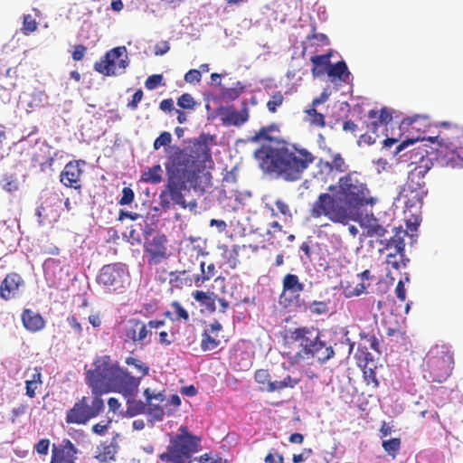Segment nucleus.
I'll return each instance as SVG.
<instances>
[{
	"instance_id": "nucleus-1",
	"label": "nucleus",
	"mask_w": 463,
	"mask_h": 463,
	"mask_svg": "<svg viewBox=\"0 0 463 463\" xmlns=\"http://www.w3.org/2000/svg\"><path fill=\"white\" fill-rule=\"evenodd\" d=\"M211 159V151L208 146V137L201 135L194 144L190 153L184 149H177L171 156V165L166 164L167 181L165 189L159 194V204L167 212L172 203L180 205L183 209L187 207L184 195L189 192L188 182L201 172L203 163Z\"/></svg>"
},
{
	"instance_id": "nucleus-2",
	"label": "nucleus",
	"mask_w": 463,
	"mask_h": 463,
	"mask_svg": "<svg viewBox=\"0 0 463 463\" xmlns=\"http://www.w3.org/2000/svg\"><path fill=\"white\" fill-rule=\"evenodd\" d=\"M254 156L263 173L287 182L300 180L316 160L307 149L287 144L276 147L262 146L255 150Z\"/></svg>"
},
{
	"instance_id": "nucleus-3",
	"label": "nucleus",
	"mask_w": 463,
	"mask_h": 463,
	"mask_svg": "<svg viewBox=\"0 0 463 463\" xmlns=\"http://www.w3.org/2000/svg\"><path fill=\"white\" fill-rule=\"evenodd\" d=\"M126 364L133 367L134 371L121 367L118 364H113L110 378L108 379V387L105 393L118 392L122 396H137L141 380L148 374L149 366L135 357H128Z\"/></svg>"
},
{
	"instance_id": "nucleus-4",
	"label": "nucleus",
	"mask_w": 463,
	"mask_h": 463,
	"mask_svg": "<svg viewBox=\"0 0 463 463\" xmlns=\"http://www.w3.org/2000/svg\"><path fill=\"white\" fill-rule=\"evenodd\" d=\"M290 339L298 342L301 350L293 357V364L299 363L306 358H316L324 364L335 355L331 345L320 340V333L313 327H298L290 332Z\"/></svg>"
},
{
	"instance_id": "nucleus-5",
	"label": "nucleus",
	"mask_w": 463,
	"mask_h": 463,
	"mask_svg": "<svg viewBox=\"0 0 463 463\" xmlns=\"http://www.w3.org/2000/svg\"><path fill=\"white\" fill-rule=\"evenodd\" d=\"M337 190L339 197L352 211L372 203L369 189L356 171L349 172L339 178L337 185L331 184L327 191L335 193Z\"/></svg>"
},
{
	"instance_id": "nucleus-6",
	"label": "nucleus",
	"mask_w": 463,
	"mask_h": 463,
	"mask_svg": "<svg viewBox=\"0 0 463 463\" xmlns=\"http://www.w3.org/2000/svg\"><path fill=\"white\" fill-rule=\"evenodd\" d=\"M309 215L313 219L326 218L335 224L346 225L353 219L352 211L343 200L329 191L321 193L311 203Z\"/></svg>"
},
{
	"instance_id": "nucleus-7",
	"label": "nucleus",
	"mask_w": 463,
	"mask_h": 463,
	"mask_svg": "<svg viewBox=\"0 0 463 463\" xmlns=\"http://www.w3.org/2000/svg\"><path fill=\"white\" fill-rule=\"evenodd\" d=\"M453 354L444 345H436L427 354L423 376L430 383H443L452 371Z\"/></svg>"
},
{
	"instance_id": "nucleus-8",
	"label": "nucleus",
	"mask_w": 463,
	"mask_h": 463,
	"mask_svg": "<svg viewBox=\"0 0 463 463\" xmlns=\"http://www.w3.org/2000/svg\"><path fill=\"white\" fill-rule=\"evenodd\" d=\"M164 325L165 320L155 319L146 323L139 318L131 317L120 324L118 335L125 344L143 347L151 343L153 335L152 330L158 329Z\"/></svg>"
},
{
	"instance_id": "nucleus-9",
	"label": "nucleus",
	"mask_w": 463,
	"mask_h": 463,
	"mask_svg": "<svg viewBox=\"0 0 463 463\" xmlns=\"http://www.w3.org/2000/svg\"><path fill=\"white\" fill-rule=\"evenodd\" d=\"M180 433L171 439L166 452L160 459L168 463H191L192 454L198 451L200 439L188 432L186 427L180 428Z\"/></svg>"
},
{
	"instance_id": "nucleus-10",
	"label": "nucleus",
	"mask_w": 463,
	"mask_h": 463,
	"mask_svg": "<svg viewBox=\"0 0 463 463\" xmlns=\"http://www.w3.org/2000/svg\"><path fill=\"white\" fill-rule=\"evenodd\" d=\"M91 394V399L88 396L77 399L73 406L66 411L65 421L67 424L85 425L103 412L105 404L101 398L102 395Z\"/></svg>"
},
{
	"instance_id": "nucleus-11",
	"label": "nucleus",
	"mask_w": 463,
	"mask_h": 463,
	"mask_svg": "<svg viewBox=\"0 0 463 463\" xmlns=\"http://www.w3.org/2000/svg\"><path fill=\"white\" fill-rule=\"evenodd\" d=\"M129 61L125 46L115 47L94 63V70L105 76H117L125 72Z\"/></svg>"
},
{
	"instance_id": "nucleus-12",
	"label": "nucleus",
	"mask_w": 463,
	"mask_h": 463,
	"mask_svg": "<svg viewBox=\"0 0 463 463\" xmlns=\"http://www.w3.org/2000/svg\"><path fill=\"white\" fill-rule=\"evenodd\" d=\"M94 368L86 372V384L90 388L91 393L105 394L108 387V379L110 378L113 364L109 355L99 356L94 360Z\"/></svg>"
},
{
	"instance_id": "nucleus-13",
	"label": "nucleus",
	"mask_w": 463,
	"mask_h": 463,
	"mask_svg": "<svg viewBox=\"0 0 463 463\" xmlns=\"http://www.w3.org/2000/svg\"><path fill=\"white\" fill-rule=\"evenodd\" d=\"M128 279V270L122 263H112L104 265L98 276L97 282L109 291H116L124 288Z\"/></svg>"
},
{
	"instance_id": "nucleus-14",
	"label": "nucleus",
	"mask_w": 463,
	"mask_h": 463,
	"mask_svg": "<svg viewBox=\"0 0 463 463\" xmlns=\"http://www.w3.org/2000/svg\"><path fill=\"white\" fill-rule=\"evenodd\" d=\"M167 238L164 233L157 232L151 239L146 238L144 250L148 254V264L157 265L168 258Z\"/></svg>"
},
{
	"instance_id": "nucleus-15",
	"label": "nucleus",
	"mask_w": 463,
	"mask_h": 463,
	"mask_svg": "<svg viewBox=\"0 0 463 463\" xmlns=\"http://www.w3.org/2000/svg\"><path fill=\"white\" fill-rule=\"evenodd\" d=\"M420 161L411 162L410 166L412 168L408 173L407 184L411 186H419L425 188V175L432 168L433 162L430 157L428 156V151L419 152Z\"/></svg>"
},
{
	"instance_id": "nucleus-16",
	"label": "nucleus",
	"mask_w": 463,
	"mask_h": 463,
	"mask_svg": "<svg viewBox=\"0 0 463 463\" xmlns=\"http://www.w3.org/2000/svg\"><path fill=\"white\" fill-rule=\"evenodd\" d=\"M360 342L358 344L357 352L355 354V358L359 364L366 367L369 362H373L374 358L373 354L368 351V349H372L373 351L380 354V343L376 335L372 332H360Z\"/></svg>"
},
{
	"instance_id": "nucleus-17",
	"label": "nucleus",
	"mask_w": 463,
	"mask_h": 463,
	"mask_svg": "<svg viewBox=\"0 0 463 463\" xmlns=\"http://www.w3.org/2000/svg\"><path fill=\"white\" fill-rule=\"evenodd\" d=\"M84 165L85 161L83 160H72L68 162L60 174V182L65 187L80 190L81 176L83 174L82 165Z\"/></svg>"
},
{
	"instance_id": "nucleus-18",
	"label": "nucleus",
	"mask_w": 463,
	"mask_h": 463,
	"mask_svg": "<svg viewBox=\"0 0 463 463\" xmlns=\"http://www.w3.org/2000/svg\"><path fill=\"white\" fill-rule=\"evenodd\" d=\"M216 113L222 125L227 127H241L249 120V109L245 103L240 111L236 110L233 106H219Z\"/></svg>"
},
{
	"instance_id": "nucleus-19",
	"label": "nucleus",
	"mask_w": 463,
	"mask_h": 463,
	"mask_svg": "<svg viewBox=\"0 0 463 463\" xmlns=\"http://www.w3.org/2000/svg\"><path fill=\"white\" fill-rule=\"evenodd\" d=\"M79 449L69 439H64L59 445L53 444L50 463H77Z\"/></svg>"
},
{
	"instance_id": "nucleus-20",
	"label": "nucleus",
	"mask_w": 463,
	"mask_h": 463,
	"mask_svg": "<svg viewBox=\"0 0 463 463\" xmlns=\"http://www.w3.org/2000/svg\"><path fill=\"white\" fill-rule=\"evenodd\" d=\"M304 289L305 285L300 281L298 276L291 273L286 274L282 280L280 303L290 302L292 298L298 299Z\"/></svg>"
},
{
	"instance_id": "nucleus-21",
	"label": "nucleus",
	"mask_w": 463,
	"mask_h": 463,
	"mask_svg": "<svg viewBox=\"0 0 463 463\" xmlns=\"http://www.w3.org/2000/svg\"><path fill=\"white\" fill-rule=\"evenodd\" d=\"M427 194L426 188L411 186L410 184L405 183L399 194V199L403 201L407 209L416 208L423 204V198Z\"/></svg>"
},
{
	"instance_id": "nucleus-22",
	"label": "nucleus",
	"mask_w": 463,
	"mask_h": 463,
	"mask_svg": "<svg viewBox=\"0 0 463 463\" xmlns=\"http://www.w3.org/2000/svg\"><path fill=\"white\" fill-rule=\"evenodd\" d=\"M146 397V413L151 417L153 421H160L165 416V411L160 404L165 401V395L162 392H154L149 388L144 390Z\"/></svg>"
},
{
	"instance_id": "nucleus-23",
	"label": "nucleus",
	"mask_w": 463,
	"mask_h": 463,
	"mask_svg": "<svg viewBox=\"0 0 463 463\" xmlns=\"http://www.w3.org/2000/svg\"><path fill=\"white\" fill-rule=\"evenodd\" d=\"M393 110L386 107L380 110L371 109L368 112L366 127L373 134H376L380 128L386 131V126L392 120Z\"/></svg>"
},
{
	"instance_id": "nucleus-24",
	"label": "nucleus",
	"mask_w": 463,
	"mask_h": 463,
	"mask_svg": "<svg viewBox=\"0 0 463 463\" xmlns=\"http://www.w3.org/2000/svg\"><path fill=\"white\" fill-rule=\"evenodd\" d=\"M24 283L23 278L18 273L12 272L7 274L0 286V297L5 300L11 299Z\"/></svg>"
},
{
	"instance_id": "nucleus-25",
	"label": "nucleus",
	"mask_w": 463,
	"mask_h": 463,
	"mask_svg": "<svg viewBox=\"0 0 463 463\" xmlns=\"http://www.w3.org/2000/svg\"><path fill=\"white\" fill-rule=\"evenodd\" d=\"M393 232L394 234L390 239L379 240V243L383 245L379 250L380 252L391 250H394L395 252L405 251L404 238L407 235V231L402 227H398L394 228Z\"/></svg>"
},
{
	"instance_id": "nucleus-26",
	"label": "nucleus",
	"mask_w": 463,
	"mask_h": 463,
	"mask_svg": "<svg viewBox=\"0 0 463 463\" xmlns=\"http://www.w3.org/2000/svg\"><path fill=\"white\" fill-rule=\"evenodd\" d=\"M25 394L33 399L36 396V391L43 385V375L41 367H33L25 372Z\"/></svg>"
},
{
	"instance_id": "nucleus-27",
	"label": "nucleus",
	"mask_w": 463,
	"mask_h": 463,
	"mask_svg": "<svg viewBox=\"0 0 463 463\" xmlns=\"http://www.w3.org/2000/svg\"><path fill=\"white\" fill-rule=\"evenodd\" d=\"M326 73L332 82L340 81L349 83L351 80V72L349 71L345 61H339L335 63L329 64Z\"/></svg>"
},
{
	"instance_id": "nucleus-28",
	"label": "nucleus",
	"mask_w": 463,
	"mask_h": 463,
	"mask_svg": "<svg viewBox=\"0 0 463 463\" xmlns=\"http://www.w3.org/2000/svg\"><path fill=\"white\" fill-rule=\"evenodd\" d=\"M24 326L30 332L42 330L45 326V321L41 314L32 309L25 308L21 316Z\"/></svg>"
},
{
	"instance_id": "nucleus-29",
	"label": "nucleus",
	"mask_w": 463,
	"mask_h": 463,
	"mask_svg": "<svg viewBox=\"0 0 463 463\" xmlns=\"http://www.w3.org/2000/svg\"><path fill=\"white\" fill-rule=\"evenodd\" d=\"M118 451V445L113 442H101L95 451V458L100 463L115 460Z\"/></svg>"
},
{
	"instance_id": "nucleus-30",
	"label": "nucleus",
	"mask_w": 463,
	"mask_h": 463,
	"mask_svg": "<svg viewBox=\"0 0 463 463\" xmlns=\"http://www.w3.org/2000/svg\"><path fill=\"white\" fill-rule=\"evenodd\" d=\"M331 56L332 52L330 51L327 53L311 57L310 61L314 65L312 68V74L314 77H319L326 72L327 68H329V64H331Z\"/></svg>"
},
{
	"instance_id": "nucleus-31",
	"label": "nucleus",
	"mask_w": 463,
	"mask_h": 463,
	"mask_svg": "<svg viewBox=\"0 0 463 463\" xmlns=\"http://www.w3.org/2000/svg\"><path fill=\"white\" fill-rule=\"evenodd\" d=\"M439 126L447 130H449L451 132V135L448 136V135L444 134V137H441L440 135H439L434 137H430V140L434 141V140H438L439 138H440L441 141L448 140L449 144H452L451 140L458 139L463 136V127L462 126H458L457 124H452L448 121H441L439 123Z\"/></svg>"
},
{
	"instance_id": "nucleus-32",
	"label": "nucleus",
	"mask_w": 463,
	"mask_h": 463,
	"mask_svg": "<svg viewBox=\"0 0 463 463\" xmlns=\"http://www.w3.org/2000/svg\"><path fill=\"white\" fill-rule=\"evenodd\" d=\"M126 401V415L128 417H135L146 413V402L137 400L136 396H123Z\"/></svg>"
},
{
	"instance_id": "nucleus-33",
	"label": "nucleus",
	"mask_w": 463,
	"mask_h": 463,
	"mask_svg": "<svg viewBox=\"0 0 463 463\" xmlns=\"http://www.w3.org/2000/svg\"><path fill=\"white\" fill-rule=\"evenodd\" d=\"M163 180V169L159 164L147 167L141 175V181L146 184H156Z\"/></svg>"
},
{
	"instance_id": "nucleus-34",
	"label": "nucleus",
	"mask_w": 463,
	"mask_h": 463,
	"mask_svg": "<svg viewBox=\"0 0 463 463\" xmlns=\"http://www.w3.org/2000/svg\"><path fill=\"white\" fill-rule=\"evenodd\" d=\"M305 121L308 122L310 126L323 128L326 127V117L324 114L318 112L317 108L309 106L305 109Z\"/></svg>"
},
{
	"instance_id": "nucleus-35",
	"label": "nucleus",
	"mask_w": 463,
	"mask_h": 463,
	"mask_svg": "<svg viewBox=\"0 0 463 463\" xmlns=\"http://www.w3.org/2000/svg\"><path fill=\"white\" fill-rule=\"evenodd\" d=\"M410 260L405 256V251L395 252L394 253H387L386 254V263L388 266H391L392 269L399 270L402 268H405Z\"/></svg>"
},
{
	"instance_id": "nucleus-36",
	"label": "nucleus",
	"mask_w": 463,
	"mask_h": 463,
	"mask_svg": "<svg viewBox=\"0 0 463 463\" xmlns=\"http://www.w3.org/2000/svg\"><path fill=\"white\" fill-rule=\"evenodd\" d=\"M192 279L188 277L186 270L169 272V284L173 288H181L184 285H191Z\"/></svg>"
},
{
	"instance_id": "nucleus-37",
	"label": "nucleus",
	"mask_w": 463,
	"mask_h": 463,
	"mask_svg": "<svg viewBox=\"0 0 463 463\" xmlns=\"http://www.w3.org/2000/svg\"><path fill=\"white\" fill-rule=\"evenodd\" d=\"M299 382L300 379L287 375L282 381H273V383L269 384L268 392H279L285 388H294Z\"/></svg>"
},
{
	"instance_id": "nucleus-38",
	"label": "nucleus",
	"mask_w": 463,
	"mask_h": 463,
	"mask_svg": "<svg viewBox=\"0 0 463 463\" xmlns=\"http://www.w3.org/2000/svg\"><path fill=\"white\" fill-rule=\"evenodd\" d=\"M366 235L369 237L376 236L383 237L387 232V230L384 226L379 223L378 220L375 218L368 219L365 223Z\"/></svg>"
},
{
	"instance_id": "nucleus-39",
	"label": "nucleus",
	"mask_w": 463,
	"mask_h": 463,
	"mask_svg": "<svg viewBox=\"0 0 463 463\" xmlns=\"http://www.w3.org/2000/svg\"><path fill=\"white\" fill-rule=\"evenodd\" d=\"M201 275H197L194 278L196 286H200L202 283L211 279L215 275V266L213 263H210L205 269V262L200 263Z\"/></svg>"
},
{
	"instance_id": "nucleus-40",
	"label": "nucleus",
	"mask_w": 463,
	"mask_h": 463,
	"mask_svg": "<svg viewBox=\"0 0 463 463\" xmlns=\"http://www.w3.org/2000/svg\"><path fill=\"white\" fill-rule=\"evenodd\" d=\"M193 297L196 301L205 305L208 309L212 311L215 309V299L217 297L213 293L210 294L202 290H196L193 293Z\"/></svg>"
},
{
	"instance_id": "nucleus-41",
	"label": "nucleus",
	"mask_w": 463,
	"mask_h": 463,
	"mask_svg": "<svg viewBox=\"0 0 463 463\" xmlns=\"http://www.w3.org/2000/svg\"><path fill=\"white\" fill-rule=\"evenodd\" d=\"M325 166L338 173H345L348 169V165L339 153L333 156L331 162H325Z\"/></svg>"
},
{
	"instance_id": "nucleus-42",
	"label": "nucleus",
	"mask_w": 463,
	"mask_h": 463,
	"mask_svg": "<svg viewBox=\"0 0 463 463\" xmlns=\"http://www.w3.org/2000/svg\"><path fill=\"white\" fill-rule=\"evenodd\" d=\"M330 299H326L322 301L314 300L309 304L308 310L312 315H326L330 310Z\"/></svg>"
},
{
	"instance_id": "nucleus-43",
	"label": "nucleus",
	"mask_w": 463,
	"mask_h": 463,
	"mask_svg": "<svg viewBox=\"0 0 463 463\" xmlns=\"http://www.w3.org/2000/svg\"><path fill=\"white\" fill-rule=\"evenodd\" d=\"M220 345L218 335L204 331L202 335L201 348L203 351H211Z\"/></svg>"
},
{
	"instance_id": "nucleus-44",
	"label": "nucleus",
	"mask_w": 463,
	"mask_h": 463,
	"mask_svg": "<svg viewBox=\"0 0 463 463\" xmlns=\"http://www.w3.org/2000/svg\"><path fill=\"white\" fill-rule=\"evenodd\" d=\"M244 91V86L241 82H237L233 87H222L221 94L223 99L234 100L238 99Z\"/></svg>"
},
{
	"instance_id": "nucleus-45",
	"label": "nucleus",
	"mask_w": 463,
	"mask_h": 463,
	"mask_svg": "<svg viewBox=\"0 0 463 463\" xmlns=\"http://www.w3.org/2000/svg\"><path fill=\"white\" fill-rule=\"evenodd\" d=\"M171 308L172 313L175 315V317H173V320H184L188 321L189 320V314L185 308L183 307V306L178 301H173L171 303ZM171 312H166V316H170Z\"/></svg>"
},
{
	"instance_id": "nucleus-46",
	"label": "nucleus",
	"mask_w": 463,
	"mask_h": 463,
	"mask_svg": "<svg viewBox=\"0 0 463 463\" xmlns=\"http://www.w3.org/2000/svg\"><path fill=\"white\" fill-rule=\"evenodd\" d=\"M401 439L392 438L383 441V448L390 456L395 458L397 452L401 449Z\"/></svg>"
},
{
	"instance_id": "nucleus-47",
	"label": "nucleus",
	"mask_w": 463,
	"mask_h": 463,
	"mask_svg": "<svg viewBox=\"0 0 463 463\" xmlns=\"http://www.w3.org/2000/svg\"><path fill=\"white\" fill-rule=\"evenodd\" d=\"M254 379L257 383L266 386L265 391L267 392L268 389L269 388V384L273 383V382L270 381L269 373L266 369L257 370L254 374Z\"/></svg>"
},
{
	"instance_id": "nucleus-48",
	"label": "nucleus",
	"mask_w": 463,
	"mask_h": 463,
	"mask_svg": "<svg viewBox=\"0 0 463 463\" xmlns=\"http://www.w3.org/2000/svg\"><path fill=\"white\" fill-rule=\"evenodd\" d=\"M368 287H369V284H365L364 282H360L354 288L346 287L344 289V294L346 298L359 297L362 294L366 292V289Z\"/></svg>"
},
{
	"instance_id": "nucleus-49",
	"label": "nucleus",
	"mask_w": 463,
	"mask_h": 463,
	"mask_svg": "<svg viewBox=\"0 0 463 463\" xmlns=\"http://www.w3.org/2000/svg\"><path fill=\"white\" fill-rule=\"evenodd\" d=\"M177 105L183 109H194L196 106V101L189 93L182 94L177 99Z\"/></svg>"
},
{
	"instance_id": "nucleus-50",
	"label": "nucleus",
	"mask_w": 463,
	"mask_h": 463,
	"mask_svg": "<svg viewBox=\"0 0 463 463\" xmlns=\"http://www.w3.org/2000/svg\"><path fill=\"white\" fill-rule=\"evenodd\" d=\"M2 188L8 192L13 193L18 190V182L14 175H5L1 180Z\"/></svg>"
},
{
	"instance_id": "nucleus-51",
	"label": "nucleus",
	"mask_w": 463,
	"mask_h": 463,
	"mask_svg": "<svg viewBox=\"0 0 463 463\" xmlns=\"http://www.w3.org/2000/svg\"><path fill=\"white\" fill-rule=\"evenodd\" d=\"M284 97L280 91L275 92L271 99L267 102L268 110L271 113H275L277 109L282 105Z\"/></svg>"
},
{
	"instance_id": "nucleus-52",
	"label": "nucleus",
	"mask_w": 463,
	"mask_h": 463,
	"mask_svg": "<svg viewBox=\"0 0 463 463\" xmlns=\"http://www.w3.org/2000/svg\"><path fill=\"white\" fill-rule=\"evenodd\" d=\"M276 128L274 125H271L269 127H266V128H261L258 132H256L254 134V136H252L250 137V141L251 142H254V143H257L260 140H271V137L269 135V133L272 130H274Z\"/></svg>"
},
{
	"instance_id": "nucleus-53",
	"label": "nucleus",
	"mask_w": 463,
	"mask_h": 463,
	"mask_svg": "<svg viewBox=\"0 0 463 463\" xmlns=\"http://www.w3.org/2000/svg\"><path fill=\"white\" fill-rule=\"evenodd\" d=\"M36 29H37V23H36L35 19L31 14L24 15L23 28H22L24 34L28 35L31 33L34 32Z\"/></svg>"
},
{
	"instance_id": "nucleus-54",
	"label": "nucleus",
	"mask_w": 463,
	"mask_h": 463,
	"mask_svg": "<svg viewBox=\"0 0 463 463\" xmlns=\"http://www.w3.org/2000/svg\"><path fill=\"white\" fill-rule=\"evenodd\" d=\"M172 142V135L167 132H162L157 138L154 141L153 147L155 150H158L161 146H169Z\"/></svg>"
},
{
	"instance_id": "nucleus-55",
	"label": "nucleus",
	"mask_w": 463,
	"mask_h": 463,
	"mask_svg": "<svg viewBox=\"0 0 463 463\" xmlns=\"http://www.w3.org/2000/svg\"><path fill=\"white\" fill-rule=\"evenodd\" d=\"M68 325L73 330L77 337H81L83 335V327L74 315H71L66 319Z\"/></svg>"
},
{
	"instance_id": "nucleus-56",
	"label": "nucleus",
	"mask_w": 463,
	"mask_h": 463,
	"mask_svg": "<svg viewBox=\"0 0 463 463\" xmlns=\"http://www.w3.org/2000/svg\"><path fill=\"white\" fill-rule=\"evenodd\" d=\"M163 76L161 74H154L149 76L145 81V87L149 90H155L162 83Z\"/></svg>"
},
{
	"instance_id": "nucleus-57",
	"label": "nucleus",
	"mask_w": 463,
	"mask_h": 463,
	"mask_svg": "<svg viewBox=\"0 0 463 463\" xmlns=\"http://www.w3.org/2000/svg\"><path fill=\"white\" fill-rule=\"evenodd\" d=\"M134 198L135 194L133 190L130 187H124L122 190V196L118 203L120 205H128L134 201Z\"/></svg>"
},
{
	"instance_id": "nucleus-58",
	"label": "nucleus",
	"mask_w": 463,
	"mask_h": 463,
	"mask_svg": "<svg viewBox=\"0 0 463 463\" xmlns=\"http://www.w3.org/2000/svg\"><path fill=\"white\" fill-rule=\"evenodd\" d=\"M278 213L285 217H292L289 205L282 199H277L275 201Z\"/></svg>"
},
{
	"instance_id": "nucleus-59",
	"label": "nucleus",
	"mask_w": 463,
	"mask_h": 463,
	"mask_svg": "<svg viewBox=\"0 0 463 463\" xmlns=\"http://www.w3.org/2000/svg\"><path fill=\"white\" fill-rule=\"evenodd\" d=\"M240 249V246L233 245L232 250L229 251L228 263L232 269H235L239 264L238 256Z\"/></svg>"
},
{
	"instance_id": "nucleus-60",
	"label": "nucleus",
	"mask_w": 463,
	"mask_h": 463,
	"mask_svg": "<svg viewBox=\"0 0 463 463\" xmlns=\"http://www.w3.org/2000/svg\"><path fill=\"white\" fill-rule=\"evenodd\" d=\"M364 378L367 384H373V387H377L379 384V382L376 377V373L373 369H364Z\"/></svg>"
},
{
	"instance_id": "nucleus-61",
	"label": "nucleus",
	"mask_w": 463,
	"mask_h": 463,
	"mask_svg": "<svg viewBox=\"0 0 463 463\" xmlns=\"http://www.w3.org/2000/svg\"><path fill=\"white\" fill-rule=\"evenodd\" d=\"M201 78V71L196 69H192L184 74V80L188 83L200 82Z\"/></svg>"
},
{
	"instance_id": "nucleus-62",
	"label": "nucleus",
	"mask_w": 463,
	"mask_h": 463,
	"mask_svg": "<svg viewBox=\"0 0 463 463\" xmlns=\"http://www.w3.org/2000/svg\"><path fill=\"white\" fill-rule=\"evenodd\" d=\"M144 96L143 90L138 89L134 95L132 96V99L128 103V108L132 110L137 109L138 103L142 100Z\"/></svg>"
},
{
	"instance_id": "nucleus-63",
	"label": "nucleus",
	"mask_w": 463,
	"mask_h": 463,
	"mask_svg": "<svg viewBox=\"0 0 463 463\" xmlns=\"http://www.w3.org/2000/svg\"><path fill=\"white\" fill-rule=\"evenodd\" d=\"M49 447L50 439H42L36 443L34 449L38 454L46 455L48 453Z\"/></svg>"
},
{
	"instance_id": "nucleus-64",
	"label": "nucleus",
	"mask_w": 463,
	"mask_h": 463,
	"mask_svg": "<svg viewBox=\"0 0 463 463\" xmlns=\"http://www.w3.org/2000/svg\"><path fill=\"white\" fill-rule=\"evenodd\" d=\"M89 323L95 328H99L102 325V316L100 312H91L88 317Z\"/></svg>"
}]
</instances>
